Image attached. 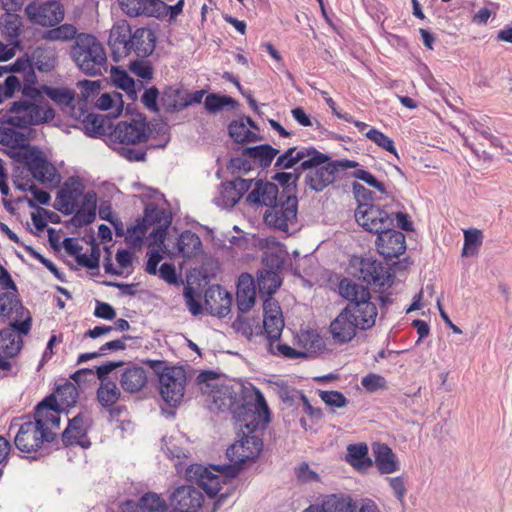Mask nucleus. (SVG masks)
I'll return each instance as SVG.
<instances>
[{
	"label": "nucleus",
	"mask_w": 512,
	"mask_h": 512,
	"mask_svg": "<svg viewBox=\"0 0 512 512\" xmlns=\"http://www.w3.org/2000/svg\"><path fill=\"white\" fill-rule=\"evenodd\" d=\"M148 226L144 218L138 219L136 223L127 229L126 242L132 247H138L142 244L147 233Z\"/></svg>",
	"instance_id": "50"
},
{
	"label": "nucleus",
	"mask_w": 512,
	"mask_h": 512,
	"mask_svg": "<svg viewBox=\"0 0 512 512\" xmlns=\"http://www.w3.org/2000/svg\"><path fill=\"white\" fill-rule=\"evenodd\" d=\"M70 54L77 67L87 76L102 75L107 69L106 52L94 35L78 34Z\"/></svg>",
	"instance_id": "5"
},
{
	"label": "nucleus",
	"mask_w": 512,
	"mask_h": 512,
	"mask_svg": "<svg viewBox=\"0 0 512 512\" xmlns=\"http://www.w3.org/2000/svg\"><path fill=\"white\" fill-rule=\"evenodd\" d=\"M122 11L130 17H154L167 15V4L161 0H118Z\"/></svg>",
	"instance_id": "19"
},
{
	"label": "nucleus",
	"mask_w": 512,
	"mask_h": 512,
	"mask_svg": "<svg viewBox=\"0 0 512 512\" xmlns=\"http://www.w3.org/2000/svg\"><path fill=\"white\" fill-rule=\"evenodd\" d=\"M177 246L183 257L191 258L200 252L202 243L200 237L196 233L190 230H185L180 234Z\"/></svg>",
	"instance_id": "37"
},
{
	"label": "nucleus",
	"mask_w": 512,
	"mask_h": 512,
	"mask_svg": "<svg viewBox=\"0 0 512 512\" xmlns=\"http://www.w3.org/2000/svg\"><path fill=\"white\" fill-rule=\"evenodd\" d=\"M42 90L54 103L61 107L72 106L75 99V92L68 88H55L42 85Z\"/></svg>",
	"instance_id": "43"
},
{
	"label": "nucleus",
	"mask_w": 512,
	"mask_h": 512,
	"mask_svg": "<svg viewBox=\"0 0 512 512\" xmlns=\"http://www.w3.org/2000/svg\"><path fill=\"white\" fill-rule=\"evenodd\" d=\"M97 194L90 190L83 195L82 203L78 209H75L71 218V223L77 228H81L93 223L96 219Z\"/></svg>",
	"instance_id": "28"
},
{
	"label": "nucleus",
	"mask_w": 512,
	"mask_h": 512,
	"mask_svg": "<svg viewBox=\"0 0 512 512\" xmlns=\"http://www.w3.org/2000/svg\"><path fill=\"white\" fill-rule=\"evenodd\" d=\"M339 293L348 303L331 322L330 333L336 343L344 344L356 336L357 330L372 328L378 311L369 289L351 279L340 281Z\"/></svg>",
	"instance_id": "1"
},
{
	"label": "nucleus",
	"mask_w": 512,
	"mask_h": 512,
	"mask_svg": "<svg viewBox=\"0 0 512 512\" xmlns=\"http://www.w3.org/2000/svg\"><path fill=\"white\" fill-rule=\"evenodd\" d=\"M228 134L236 143L254 142L259 140L258 135L246 127L243 119L233 120L228 125Z\"/></svg>",
	"instance_id": "41"
},
{
	"label": "nucleus",
	"mask_w": 512,
	"mask_h": 512,
	"mask_svg": "<svg viewBox=\"0 0 512 512\" xmlns=\"http://www.w3.org/2000/svg\"><path fill=\"white\" fill-rule=\"evenodd\" d=\"M232 327L235 331L241 333L247 339H251L254 335H262V327L256 318L244 317L238 315L233 322Z\"/></svg>",
	"instance_id": "40"
},
{
	"label": "nucleus",
	"mask_w": 512,
	"mask_h": 512,
	"mask_svg": "<svg viewBox=\"0 0 512 512\" xmlns=\"http://www.w3.org/2000/svg\"><path fill=\"white\" fill-rule=\"evenodd\" d=\"M14 11H6L0 17V31L2 37L9 45L20 47V34L23 26L22 18L13 13Z\"/></svg>",
	"instance_id": "30"
},
{
	"label": "nucleus",
	"mask_w": 512,
	"mask_h": 512,
	"mask_svg": "<svg viewBox=\"0 0 512 512\" xmlns=\"http://www.w3.org/2000/svg\"><path fill=\"white\" fill-rule=\"evenodd\" d=\"M25 251L34 259L43 264L57 279L65 281L64 274L56 267V265L42 254L37 252L32 246H24Z\"/></svg>",
	"instance_id": "57"
},
{
	"label": "nucleus",
	"mask_w": 512,
	"mask_h": 512,
	"mask_svg": "<svg viewBox=\"0 0 512 512\" xmlns=\"http://www.w3.org/2000/svg\"><path fill=\"white\" fill-rule=\"evenodd\" d=\"M352 192L354 194V197L358 203V206L355 210L354 217L356 218V214H358L359 208L362 205L365 206H372V207H380L379 205H376L372 203L374 200V192L363 186L362 184L358 182L352 183Z\"/></svg>",
	"instance_id": "51"
},
{
	"label": "nucleus",
	"mask_w": 512,
	"mask_h": 512,
	"mask_svg": "<svg viewBox=\"0 0 512 512\" xmlns=\"http://www.w3.org/2000/svg\"><path fill=\"white\" fill-rule=\"evenodd\" d=\"M96 397L103 408L111 407L121 398V391L115 381L101 382L97 389Z\"/></svg>",
	"instance_id": "38"
},
{
	"label": "nucleus",
	"mask_w": 512,
	"mask_h": 512,
	"mask_svg": "<svg viewBox=\"0 0 512 512\" xmlns=\"http://www.w3.org/2000/svg\"><path fill=\"white\" fill-rule=\"evenodd\" d=\"M131 37V27L126 21L113 25L110 31L108 45L115 62H119L122 58L129 55Z\"/></svg>",
	"instance_id": "22"
},
{
	"label": "nucleus",
	"mask_w": 512,
	"mask_h": 512,
	"mask_svg": "<svg viewBox=\"0 0 512 512\" xmlns=\"http://www.w3.org/2000/svg\"><path fill=\"white\" fill-rule=\"evenodd\" d=\"M356 271L353 273L359 280L367 285L383 287L391 279V274L383 264L372 258H361L354 265Z\"/></svg>",
	"instance_id": "17"
},
{
	"label": "nucleus",
	"mask_w": 512,
	"mask_h": 512,
	"mask_svg": "<svg viewBox=\"0 0 512 512\" xmlns=\"http://www.w3.org/2000/svg\"><path fill=\"white\" fill-rule=\"evenodd\" d=\"M90 418L84 413H78L69 419L68 426L62 433V442L65 446L79 445L88 448L91 443L87 440Z\"/></svg>",
	"instance_id": "20"
},
{
	"label": "nucleus",
	"mask_w": 512,
	"mask_h": 512,
	"mask_svg": "<svg viewBox=\"0 0 512 512\" xmlns=\"http://www.w3.org/2000/svg\"><path fill=\"white\" fill-rule=\"evenodd\" d=\"M321 503L325 509V512H356V502L351 496L337 493L325 495Z\"/></svg>",
	"instance_id": "33"
},
{
	"label": "nucleus",
	"mask_w": 512,
	"mask_h": 512,
	"mask_svg": "<svg viewBox=\"0 0 512 512\" xmlns=\"http://www.w3.org/2000/svg\"><path fill=\"white\" fill-rule=\"evenodd\" d=\"M184 298L186 305L192 315L197 316L202 312V305L195 299V290L192 286L187 285L184 287Z\"/></svg>",
	"instance_id": "64"
},
{
	"label": "nucleus",
	"mask_w": 512,
	"mask_h": 512,
	"mask_svg": "<svg viewBox=\"0 0 512 512\" xmlns=\"http://www.w3.org/2000/svg\"><path fill=\"white\" fill-rule=\"evenodd\" d=\"M278 154L279 150L269 144H261L243 149V155L250 158L252 164H258L263 169L268 168Z\"/></svg>",
	"instance_id": "32"
},
{
	"label": "nucleus",
	"mask_w": 512,
	"mask_h": 512,
	"mask_svg": "<svg viewBox=\"0 0 512 512\" xmlns=\"http://www.w3.org/2000/svg\"><path fill=\"white\" fill-rule=\"evenodd\" d=\"M31 316L24 320H15L0 331V370L9 372L12 363L9 360L18 355L23 346L21 335H27L31 330Z\"/></svg>",
	"instance_id": "10"
},
{
	"label": "nucleus",
	"mask_w": 512,
	"mask_h": 512,
	"mask_svg": "<svg viewBox=\"0 0 512 512\" xmlns=\"http://www.w3.org/2000/svg\"><path fill=\"white\" fill-rule=\"evenodd\" d=\"M56 438V433L41 430L39 421L24 422L14 439L16 448L23 453L36 452L44 442L51 443Z\"/></svg>",
	"instance_id": "13"
},
{
	"label": "nucleus",
	"mask_w": 512,
	"mask_h": 512,
	"mask_svg": "<svg viewBox=\"0 0 512 512\" xmlns=\"http://www.w3.org/2000/svg\"><path fill=\"white\" fill-rule=\"evenodd\" d=\"M85 133L89 136L104 134V118L101 115L90 113L83 119Z\"/></svg>",
	"instance_id": "54"
},
{
	"label": "nucleus",
	"mask_w": 512,
	"mask_h": 512,
	"mask_svg": "<svg viewBox=\"0 0 512 512\" xmlns=\"http://www.w3.org/2000/svg\"><path fill=\"white\" fill-rule=\"evenodd\" d=\"M203 502L202 492L191 485L176 488L170 496V506L176 512H198Z\"/></svg>",
	"instance_id": "18"
},
{
	"label": "nucleus",
	"mask_w": 512,
	"mask_h": 512,
	"mask_svg": "<svg viewBox=\"0 0 512 512\" xmlns=\"http://www.w3.org/2000/svg\"><path fill=\"white\" fill-rule=\"evenodd\" d=\"M230 410L233 418L245 427L249 433H254L258 427V414L261 408L268 411L266 401L262 393L252 387H241L231 397Z\"/></svg>",
	"instance_id": "7"
},
{
	"label": "nucleus",
	"mask_w": 512,
	"mask_h": 512,
	"mask_svg": "<svg viewBox=\"0 0 512 512\" xmlns=\"http://www.w3.org/2000/svg\"><path fill=\"white\" fill-rule=\"evenodd\" d=\"M368 446L365 443L350 444L347 447L346 460L357 469H367L373 462L368 456Z\"/></svg>",
	"instance_id": "36"
},
{
	"label": "nucleus",
	"mask_w": 512,
	"mask_h": 512,
	"mask_svg": "<svg viewBox=\"0 0 512 512\" xmlns=\"http://www.w3.org/2000/svg\"><path fill=\"white\" fill-rule=\"evenodd\" d=\"M356 222L366 231L377 234L376 247L385 259L398 258L406 251V237L393 228L392 214L385 208L362 205Z\"/></svg>",
	"instance_id": "3"
},
{
	"label": "nucleus",
	"mask_w": 512,
	"mask_h": 512,
	"mask_svg": "<svg viewBox=\"0 0 512 512\" xmlns=\"http://www.w3.org/2000/svg\"><path fill=\"white\" fill-rule=\"evenodd\" d=\"M130 71L137 77L150 80L153 77V68L148 61L135 60L129 65Z\"/></svg>",
	"instance_id": "61"
},
{
	"label": "nucleus",
	"mask_w": 512,
	"mask_h": 512,
	"mask_svg": "<svg viewBox=\"0 0 512 512\" xmlns=\"http://www.w3.org/2000/svg\"><path fill=\"white\" fill-rule=\"evenodd\" d=\"M375 465L381 474H391L399 471L400 465L396 454L384 443H374L372 446Z\"/></svg>",
	"instance_id": "29"
},
{
	"label": "nucleus",
	"mask_w": 512,
	"mask_h": 512,
	"mask_svg": "<svg viewBox=\"0 0 512 512\" xmlns=\"http://www.w3.org/2000/svg\"><path fill=\"white\" fill-rule=\"evenodd\" d=\"M158 376L162 399L171 407H177L184 397L186 373L180 366H169L164 360H144Z\"/></svg>",
	"instance_id": "6"
},
{
	"label": "nucleus",
	"mask_w": 512,
	"mask_h": 512,
	"mask_svg": "<svg viewBox=\"0 0 512 512\" xmlns=\"http://www.w3.org/2000/svg\"><path fill=\"white\" fill-rule=\"evenodd\" d=\"M204 105L208 112L215 114L228 106L235 108L238 102L230 96L211 93L206 96Z\"/></svg>",
	"instance_id": "46"
},
{
	"label": "nucleus",
	"mask_w": 512,
	"mask_h": 512,
	"mask_svg": "<svg viewBox=\"0 0 512 512\" xmlns=\"http://www.w3.org/2000/svg\"><path fill=\"white\" fill-rule=\"evenodd\" d=\"M280 197L281 194H279V188L276 184L257 180L255 188L248 194L246 201L249 204L264 205L271 209L272 205L280 202Z\"/></svg>",
	"instance_id": "24"
},
{
	"label": "nucleus",
	"mask_w": 512,
	"mask_h": 512,
	"mask_svg": "<svg viewBox=\"0 0 512 512\" xmlns=\"http://www.w3.org/2000/svg\"><path fill=\"white\" fill-rule=\"evenodd\" d=\"M144 221L147 226L163 225L165 220H171L165 210L159 209L155 204L148 203L144 209Z\"/></svg>",
	"instance_id": "52"
},
{
	"label": "nucleus",
	"mask_w": 512,
	"mask_h": 512,
	"mask_svg": "<svg viewBox=\"0 0 512 512\" xmlns=\"http://www.w3.org/2000/svg\"><path fill=\"white\" fill-rule=\"evenodd\" d=\"M351 176L353 178H356V179H359V180L365 182L367 185H369L370 187L375 188L376 190H378L382 194H386L387 193L386 187H385L384 183H382L381 181L376 179V177H374L367 170H364L362 168L356 167V170H354L351 173Z\"/></svg>",
	"instance_id": "56"
},
{
	"label": "nucleus",
	"mask_w": 512,
	"mask_h": 512,
	"mask_svg": "<svg viewBox=\"0 0 512 512\" xmlns=\"http://www.w3.org/2000/svg\"><path fill=\"white\" fill-rule=\"evenodd\" d=\"M256 287L253 277L248 273L239 276L236 292V302L240 313L248 312L255 304Z\"/></svg>",
	"instance_id": "27"
},
{
	"label": "nucleus",
	"mask_w": 512,
	"mask_h": 512,
	"mask_svg": "<svg viewBox=\"0 0 512 512\" xmlns=\"http://www.w3.org/2000/svg\"><path fill=\"white\" fill-rule=\"evenodd\" d=\"M31 60L38 71L50 72L56 64V50L48 46H39L33 51Z\"/></svg>",
	"instance_id": "35"
},
{
	"label": "nucleus",
	"mask_w": 512,
	"mask_h": 512,
	"mask_svg": "<svg viewBox=\"0 0 512 512\" xmlns=\"http://www.w3.org/2000/svg\"><path fill=\"white\" fill-rule=\"evenodd\" d=\"M111 77L117 88L125 91L130 98L136 99L137 93L135 89V82L125 70L119 69L118 67H112Z\"/></svg>",
	"instance_id": "45"
},
{
	"label": "nucleus",
	"mask_w": 512,
	"mask_h": 512,
	"mask_svg": "<svg viewBox=\"0 0 512 512\" xmlns=\"http://www.w3.org/2000/svg\"><path fill=\"white\" fill-rule=\"evenodd\" d=\"M284 326V319L278 301L273 298H266L263 302V325L261 327L262 334L265 335L268 343L281 338Z\"/></svg>",
	"instance_id": "16"
},
{
	"label": "nucleus",
	"mask_w": 512,
	"mask_h": 512,
	"mask_svg": "<svg viewBox=\"0 0 512 512\" xmlns=\"http://www.w3.org/2000/svg\"><path fill=\"white\" fill-rule=\"evenodd\" d=\"M356 167H359V163L354 160L341 159L330 161L329 159L324 164L308 170L305 175L304 183L311 190L322 192L335 181L336 175L340 169L346 170Z\"/></svg>",
	"instance_id": "12"
},
{
	"label": "nucleus",
	"mask_w": 512,
	"mask_h": 512,
	"mask_svg": "<svg viewBox=\"0 0 512 512\" xmlns=\"http://www.w3.org/2000/svg\"><path fill=\"white\" fill-rule=\"evenodd\" d=\"M328 160V155L319 152L314 147H303L301 149L290 147L277 157L274 167L278 170H287L299 164V169L311 170Z\"/></svg>",
	"instance_id": "11"
},
{
	"label": "nucleus",
	"mask_w": 512,
	"mask_h": 512,
	"mask_svg": "<svg viewBox=\"0 0 512 512\" xmlns=\"http://www.w3.org/2000/svg\"><path fill=\"white\" fill-rule=\"evenodd\" d=\"M361 384L368 392H376L385 389L387 381L382 375L369 373L362 378Z\"/></svg>",
	"instance_id": "59"
},
{
	"label": "nucleus",
	"mask_w": 512,
	"mask_h": 512,
	"mask_svg": "<svg viewBox=\"0 0 512 512\" xmlns=\"http://www.w3.org/2000/svg\"><path fill=\"white\" fill-rule=\"evenodd\" d=\"M152 130L145 118L132 119L130 122L120 121L116 124L109 135L111 147L120 156L130 162H144L149 148H164L167 140L163 144L143 147Z\"/></svg>",
	"instance_id": "4"
},
{
	"label": "nucleus",
	"mask_w": 512,
	"mask_h": 512,
	"mask_svg": "<svg viewBox=\"0 0 512 512\" xmlns=\"http://www.w3.org/2000/svg\"><path fill=\"white\" fill-rule=\"evenodd\" d=\"M159 96V90L155 86H152L144 91L141 97V102L149 111L157 113L159 112Z\"/></svg>",
	"instance_id": "62"
},
{
	"label": "nucleus",
	"mask_w": 512,
	"mask_h": 512,
	"mask_svg": "<svg viewBox=\"0 0 512 512\" xmlns=\"http://www.w3.org/2000/svg\"><path fill=\"white\" fill-rule=\"evenodd\" d=\"M8 112L15 114L26 112L23 116H8L2 121L3 123L19 129H26L29 126L48 123L55 118V110L48 103L43 105L39 102L25 100L12 102Z\"/></svg>",
	"instance_id": "9"
},
{
	"label": "nucleus",
	"mask_w": 512,
	"mask_h": 512,
	"mask_svg": "<svg viewBox=\"0 0 512 512\" xmlns=\"http://www.w3.org/2000/svg\"><path fill=\"white\" fill-rule=\"evenodd\" d=\"M61 411L56 396L50 394L35 407L34 421L40 422L41 430L51 431V428H59Z\"/></svg>",
	"instance_id": "21"
},
{
	"label": "nucleus",
	"mask_w": 512,
	"mask_h": 512,
	"mask_svg": "<svg viewBox=\"0 0 512 512\" xmlns=\"http://www.w3.org/2000/svg\"><path fill=\"white\" fill-rule=\"evenodd\" d=\"M13 139L18 146L25 151L11 152L10 157L21 164H24L33 178L41 183L52 182L56 176V168L48 162L42 151L34 146L26 144V137L23 133L15 131Z\"/></svg>",
	"instance_id": "8"
},
{
	"label": "nucleus",
	"mask_w": 512,
	"mask_h": 512,
	"mask_svg": "<svg viewBox=\"0 0 512 512\" xmlns=\"http://www.w3.org/2000/svg\"><path fill=\"white\" fill-rule=\"evenodd\" d=\"M13 312H16V314H19L20 317H23V315L26 313L27 316L29 315V311L26 310L19 299L17 298V295L13 292H4L0 294V316H7L10 317Z\"/></svg>",
	"instance_id": "39"
},
{
	"label": "nucleus",
	"mask_w": 512,
	"mask_h": 512,
	"mask_svg": "<svg viewBox=\"0 0 512 512\" xmlns=\"http://www.w3.org/2000/svg\"><path fill=\"white\" fill-rule=\"evenodd\" d=\"M366 137L369 140L373 141L375 144H377L382 149H384L394 155H397V151L394 146V141L390 137H388L384 133H382L381 131H379L375 128H372L366 133Z\"/></svg>",
	"instance_id": "55"
},
{
	"label": "nucleus",
	"mask_w": 512,
	"mask_h": 512,
	"mask_svg": "<svg viewBox=\"0 0 512 512\" xmlns=\"http://www.w3.org/2000/svg\"><path fill=\"white\" fill-rule=\"evenodd\" d=\"M138 503L144 512H165L168 508L166 501L154 492L145 493Z\"/></svg>",
	"instance_id": "49"
},
{
	"label": "nucleus",
	"mask_w": 512,
	"mask_h": 512,
	"mask_svg": "<svg viewBox=\"0 0 512 512\" xmlns=\"http://www.w3.org/2000/svg\"><path fill=\"white\" fill-rule=\"evenodd\" d=\"M121 388L128 393L141 391L147 383V374L143 367L131 365L125 368L119 378Z\"/></svg>",
	"instance_id": "31"
},
{
	"label": "nucleus",
	"mask_w": 512,
	"mask_h": 512,
	"mask_svg": "<svg viewBox=\"0 0 512 512\" xmlns=\"http://www.w3.org/2000/svg\"><path fill=\"white\" fill-rule=\"evenodd\" d=\"M263 449V441L253 433L242 431V437L230 445L226 450L229 464L213 465L211 468L220 473L214 474L210 468L201 464H193L187 468L186 474L190 481H194L210 498H214L221 490V484L226 479L235 478L243 469V464L255 460Z\"/></svg>",
	"instance_id": "2"
},
{
	"label": "nucleus",
	"mask_w": 512,
	"mask_h": 512,
	"mask_svg": "<svg viewBox=\"0 0 512 512\" xmlns=\"http://www.w3.org/2000/svg\"><path fill=\"white\" fill-rule=\"evenodd\" d=\"M77 36L78 34L75 26L65 23L44 31L42 34V39L47 41H69L72 39L76 40Z\"/></svg>",
	"instance_id": "44"
},
{
	"label": "nucleus",
	"mask_w": 512,
	"mask_h": 512,
	"mask_svg": "<svg viewBox=\"0 0 512 512\" xmlns=\"http://www.w3.org/2000/svg\"><path fill=\"white\" fill-rule=\"evenodd\" d=\"M185 91L179 87H166L160 97L162 107L167 113H175L185 109Z\"/></svg>",
	"instance_id": "34"
},
{
	"label": "nucleus",
	"mask_w": 512,
	"mask_h": 512,
	"mask_svg": "<svg viewBox=\"0 0 512 512\" xmlns=\"http://www.w3.org/2000/svg\"><path fill=\"white\" fill-rule=\"evenodd\" d=\"M156 35L149 28H137L130 40L129 54L133 51L137 57L146 58L150 56L156 46Z\"/></svg>",
	"instance_id": "26"
},
{
	"label": "nucleus",
	"mask_w": 512,
	"mask_h": 512,
	"mask_svg": "<svg viewBox=\"0 0 512 512\" xmlns=\"http://www.w3.org/2000/svg\"><path fill=\"white\" fill-rule=\"evenodd\" d=\"M280 285V277L275 271L264 270L260 271L258 274V287L261 293H266L268 296H271L277 291Z\"/></svg>",
	"instance_id": "47"
},
{
	"label": "nucleus",
	"mask_w": 512,
	"mask_h": 512,
	"mask_svg": "<svg viewBox=\"0 0 512 512\" xmlns=\"http://www.w3.org/2000/svg\"><path fill=\"white\" fill-rule=\"evenodd\" d=\"M124 365L123 361H109L100 366H97L94 374H96L98 380L101 382L112 381L108 375L115 369Z\"/></svg>",
	"instance_id": "63"
},
{
	"label": "nucleus",
	"mask_w": 512,
	"mask_h": 512,
	"mask_svg": "<svg viewBox=\"0 0 512 512\" xmlns=\"http://www.w3.org/2000/svg\"><path fill=\"white\" fill-rule=\"evenodd\" d=\"M483 242V234L481 230L470 228L464 231V246L462 249L463 256H473L477 254Z\"/></svg>",
	"instance_id": "48"
},
{
	"label": "nucleus",
	"mask_w": 512,
	"mask_h": 512,
	"mask_svg": "<svg viewBox=\"0 0 512 512\" xmlns=\"http://www.w3.org/2000/svg\"><path fill=\"white\" fill-rule=\"evenodd\" d=\"M227 168L231 171L232 174L240 172L247 173L252 170L253 164L251 159L247 156H244L242 153L241 156L231 158Z\"/></svg>",
	"instance_id": "60"
},
{
	"label": "nucleus",
	"mask_w": 512,
	"mask_h": 512,
	"mask_svg": "<svg viewBox=\"0 0 512 512\" xmlns=\"http://www.w3.org/2000/svg\"><path fill=\"white\" fill-rule=\"evenodd\" d=\"M27 19L35 25L54 27L64 19V8L59 1H32L25 7Z\"/></svg>",
	"instance_id": "15"
},
{
	"label": "nucleus",
	"mask_w": 512,
	"mask_h": 512,
	"mask_svg": "<svg viewBox=\"0 0 512 512\" xmlns=\"http://www.w3.org/2000/svg\"><path fill=\"white\" fill-rule=\"evenodd\" d=\"M321 400L328 406L342 408L348 403L347 398L339 391H320Z\"/></svg>",
	"instance_id": "58"
},
{
	"label": "nucleus",
	"mask_w": 512,
	"mask_h": 512,
	"mask_svg": "<svg viewBox=\"0 0 512 512\" xmlns=\"http://www.w3.org/2000/svg\"><path fill=\"white\" fill-rule=\"evenodd\" d=\"M275 342L268 343V352L272 355L282 356L288 359L306 358L307 353L296 350L287 344H274Z\"/></svg>",
	"instance_id": "53"
},
{
	"label": "nucleus",
	"mask_w": 512,
	"mask_h": 512,
	"mask_svg": "<svg viewBox=\"0 0 512 512\" xmlns=\"http://www.w3.org/2000/svg\"><path fill=\"white\" fill-rule=\"evenodd\" d=\"M232 296L219 286L216 290H209L205 294V309L212 316L223 318L230 312Z\"/></svg>",
	"instance_id": "25"
},
{
	"label": "nucleus",
	"mask_w": 512,
	"mask_h": 512,
	"mask_svg": "<svg viewBox=\"0 0 512 512\" xmlns=\"http://www.w3.org/2000/svg\"><path fill=\"white\" fill-rule=\"evenodd\" d=\"M83 194V187L79 181L63 184L57 193L54 208L64 215H71L78 207V200Z\"/></svg>",
	"instance_id": "23"
},
{
	"label": "nucleus",
	"mask_w": 512,
	"mask_h": 512,
	"mask_svg": "<svg viewBox=\"0 0 512 512\" xmlns=\"http://www.w3.org/2000/svg\"><path fill=\"white\" fill-rule=\"evenodd\" d=\"M57 401L59 400L60 408L73 407L77 403L79 393L76 385L72 382L65 381L64 384L56 387L55 393Z\"/></svg>",
	"instance_id": "42"
},
{
	"label": "nucleus",
	"mask_w": 512,
	"mask_h": 512,
	"mask_svg": "<svg viewBox=\"0 0 512 512\" xmlns=\"http://www.w3.org/2000/svg\"><path fill=\"white\" fill-rule=\"evenodd\" d=\"M298 199L296 195H281L280 202L272 205L264 214L265 223L281 231H287L289 225L297 220Z\"/></svg>",
	"instance_id": "14"
}]
</instances>
